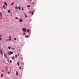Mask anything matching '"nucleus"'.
<instances>
[{
  "mask_svg": "<svg viewBox=\"0 0 79 79\" xmlns=\"http://www.w3.org/2000/svg\"><path fill=\"white\" fill-rule=\"evenodd\" d=\"M13 54V52H11L10 51L7 54L9 56H10V55L12 54Z\"/></svg>",
  "mask_w": 79,
  "mask_h": 79,
  "instance_id": "nucleus-1",
  "label": "nucleus"
},
{
  "mask_svg": "<svg viewBox=\"0 0 79 79\" xmlns=\"http://www.w3.org/2000/svg\"><path fill=\"white\" fill-rule=\"evenodd\" d=\"M22 30L23 31V32H27V30L25 28H23L22 29Z\"/></svg>",
  "mask_w": 79,
  "mask_h": 79,
  "instance_id": "nucleus-2",
  "label": "nucleus"
},
{
  "mask_svg": "<svg viewBox=\"0 0 79 79\" xmlns=\"http://www.w3.org/2000/svg\"><path fill=\"white\" fill-rule=\"evenodd\" d=\"M23 20L21 19V18H20L19 19V22H23Z\"/></svg>",
  "mask_w": 79,
  "mask_h": 79,
  "instance_id": "nucleus-3",
  "label": "nucleus"
},
{
  "mask_svg": "<svg viewBox=\"0 0 79 79\" xmlns=\"http://www.w3.org/2000/svg\"><path fill=\"white\" fill-rule=\"evenodd\" d=\"M0 52L1 53L2 55H3V52L2 49L0 50Z\"/></svg>",
  "mask_w": 79,
  "mask_h": 79,
  "instance_id": "nucleus-4",
  "label": "nucleus"
},
{
  "mask_svg": "<svg viewBox=\"0 0 79 79\" xmlns=\"http://www.w3.org/2000/svg\"><path fill=\"white\" fill-rule=\"evenodd\" d=\"M4 57L6 59L7 58V56L6 54L4 55Z\"/></svg>",
  "mask_w": 79,
  "mask_h": 79,
  "instance_id": "nucleus-5",
  "label": "nucleus"
},
{
  "mask_svg": "<svg viewBox=\"0 0 79 79\" xmlns=\"http://www.w3.org/2000/svg\"><path fill=\"white\" fill-rule=\"evenodd\" d=\"M16 75L17 76L18 75V71H16Z\"/></svg>",
  "mask_w": 79,
  "mask_h": 79,
  "instance_id": "nucleus-6",
  "label": "nucleus"
},
{
  "mask_svg": "<svg viewBox=\"0 0 79 79\" xmlns=\"http://www.w3.org/2000/svg\"><path fill=\"white\" fill-rule=\"evenodd\" d=\"M4 4L6 5V6H7V3L6 2H5V3H4Z\"/></svg>",
  "mask_w": 79,
  "mask_h": 79,
  "instance_id": "nucleus-7",
  "label": "nucleus"
},
{
  "mask_svg": "<svg viewBox=\"0 0 79 79\" xmlns=\"http://www.w3.org/2000/svg\"><path fill=\"white\" fill-rule=\"evenodd\" d=\"M0 15L2 17V14L1 12L0 11Z\"/></svg>",
  "mask_w": 79,
  "mask_h": 79,
  "instance_id": "nucleus-8",
  "label": "nucleus"
},
{
  "mask_svg": "<svg viewBox=\"0 0 79 79\" xmlns=\"http://www.w3.org/2000/svg\"><path fill=\"white\" fill-rule=\"evenodd\" d=\"M17 65H18V66H19V61H18V62H17Z\"/></svg>",
  "mask_w": 79,
  "mask_h": 79,
  "instance_id": "nucleus-9",
  "label": "nucleus"
},
{
  "mask_svg": "<svg viewBox=\"0 0 79 79\" xmlns=\"http://www.w3.org/2000/svg\"><path fill=\"white\" fill-rule=\"evenodd\" d=\"M14 4V2H12L11 4V6H13Z\"/></svg>",
  "mask_w": 79,
  "mask_h": 79,
  "instance_id": "nucleus-10",
  "label": "nucleus"
},
{
  "mask_svg": "<svg viewBox=\"0 0 79 79\" xmlns=\"http://www.w3.org/2000/svg\"><path fill=\"white\" fill-rule=\"evenodd\" d=\"M8 12L9 13H10V10H8Z\"/></svg>",
  "mask_w": 79,
  "mask_h": 79,
  "instance_id": "nucleus-11",
  "label": "nucleus"
},
{
  "mask_svg": "<svg viewBox=\"0 0 79 79\" xmlns=\"http://www.w3.org/2000/svg\"><path fill=\"white\" fill-rule=\"evenodd\" d=\"M29 29H28L27 30V32H28H28H29Z\"/></svg>",
  "mask_w": 79,
  "mask_h": 79,
  "instance_id": "nucleus-12",
  "label": "nucleus"
},
{
  "mask_svg": "<svg viewBox=\"0 0 79 79\" xmlns=\"http://www.w3.org/2000/svg\"><path fill=\"white\" fill-rule=\"evenodd\" d=\"M14 59H15V57H14V56H13V57L12 58V59L13 60Z\"/></svg>",
  "mask_w": 79,
  "mask_h": 79,
  "instance_id": "nucleus-13",
  "label": "nucleus"
},
{
  "mask_svg": "<svg viewBox=\"0 0 79 79\" xmlns=\"http://www.w3.org/2000/svg\"><path fill=\"white\" fill-rule=\"evenodd\" d=\"M3 74H2L1 75V78L3 76Z\"/></svg>",
  "mask_w": 79,
  "mask_h": 79,
  "instance_id": "nucleus-14",
  "label": "nucleus"
},
{
  "mask_svg": "<svg viewBox=\"0 0 79 79\" xmlns=\"http://www.w3.org/2000/svg\"><path fill=\"white\" fill-rule=\"evenodd\" d=\"M3 7H4V9H6V7H5V6L4 5H3Z\"/></svg>",
  "mask_w": 79,
  "mask_h": 79,
  "instance_id": "nucleus-15",
  "label": "nucleus"
},
{
  "mask_svg": "<svg viewBox=\"0 0 79 79\" xmlns=\"http://www.w3.org/2000/svg\"><path fill=\"white\" fill-rule=\"evenodd\" d=\"M15 8L18 9V8L17 6H15Z\"/></svg>",
  "mask_w": 79,
  "mask_h": 79,
  "instance_id": "nucleus-16",
  "label": "nucleus"
},
{
  "mask_svg": "<svg viewBox=\"0 0 79 79\" xmlns=\"http://www.w3.org/2000/svg\"><path fill=\"white\" fill-rule=\"evenodd\" d=\"M9 40H11V37L10 36H9Z\"/></svg>",
  "mask_w": 79,
  "mask_h": 79,
  "instance_id": "nucleus-17",
  "label": "nucleus"
},
{
  "mask_svg": "<svg viewBox=\"0 0 79 79\" xmlns=\"http://www.w3.org/2000/svg\"><path fill=\"white\" fill-rule=\"evenodd\" d=\"M19 10H20V9H21V7H20V6H19Z\"/></svg>",
  "mask_w": 79,
  "mask_h": 79,
  "instance_id": "nucleus-18",
  "label": "nucleus"
},
{
  "mask_svg": "<svg viewBox=\"0 0 79 79\" xmlns=\"http://www.w3.org/2000/svg\"><path fill=\"white\" fill-rule=\"evenodd\" d=\"M19 69L20 70L21 69V68L20 66L19 67Z\"/></svg>",
  "mask_w": 79,
  "mask_h": 79,
  "instance_id": "nucleus-19",
  "label": "nucleus"
},
{
  "mask_svg": "<svg viewBox=\"0 0 79 79\" xmlns=\"http://www.w3.org/2000/svg\"><path fill=\"white\" fill-rule=\"evenodd\" d=\"M25 37H26L27 38V37H28V36L26 35Z\"/></svg>",
  "mask_w": 79,
  "mask_h": 79,
  "instance_id": "nucleus-20",
  "label": "nucleus"
},
{
  "mask_svg": "<svg viewBox=\"0 0 79 79\" xmlns=\"http://www.w3.org/2000/svg\"><path fill=\"white\" fill-rule=\"evenodd\" d=\"M13 50H15V48H11Z\"/></svg>",
  "mask_w": 79,
  "mask_h": 79,
  "instance_id": "nucleus-21",
  "label": "nucleus"
},
{
  "mask_svg": "<svg viewBox=\"0 0 79 79\" xmlns=\"http://www.w3.org/2000/svg\"><path fill=\"white\" fill-rule=\"evenodd\" d=\"M10 48H11V47H10V46H9V47H8V49H10Z\"/></svg>",
  "mask_w": 79,
  "mask_h": 79,
  "instance_id": "nucleus-22",
  "label": "nucleus"
},
{
  "mask_svg": "<svg viewBox=\"0 0 79 79\" xmlns=\"http://www.w3.org/2000/svg\"><path fill=\"white\" fill-rule=\"evenodd\" d=\"M17 55H16L15 56V58H17Z\"/></svg>",
  "mask_w": 79,
  "mask_h": 79,
  "instance_id": "nucleus-23",
  "label": "nucleus"
},
{
  "mask_svg": "<svg viewBox=\"0 0 79 79\" xmlns=\"http://www.w3.org/2000/svg\"><path fill=\"white\" fill-rule=\"evenodd\" d=\"M27 7H30V6H29V5H28V6H27Z\"/></svg>",
  "mask_w": 79,
  "mask_h": 79,
  "instance_id": "nucleus-24",
  "label": "nucleus"
},
{
  "mask_svg": "<svg viewBox=\"0 0 79 79\" xmlns=\"http://www.w3.org/2000/svg\"><path fill=\"white\" fill-rule=\"evenodd\" d=\"M26 34V33H24L23 35H25Z\"/></svg>",
  "mask_w": 79,
  "mask_h": 79,
  "instance_id": "nucleus-25",
  "label": "nucleus"
},
{
  "mask_svg": "<svg viewBox=\"0 0 79 79\" xmlns=\"http://www.w3.org/2000/svg\"><path fill=\"white\" fill-rule=\"evenodd\" d=\"M16 19H19L18 18V17H16V18H15Z\"/></svg>",
  "mask_w": 79,
  "mask_h": 79,
  "instance_id": "nucleus-26",
  "label": "nucleus"
},
{
  "mask_svg": "<svg viewBox=\"0 0 79 79\" xmlns=\"http://www.w3.org/2000/svg\"><path fill=\"white\" fill-rule=\"evenodd\" d=\"M22 10L23 11V7L22 8Z\"/></svg>",
  "mask_w": 79,
  "mask_h": 79,
  "instance_id": "nucleus-27",
  "label": "nucleus"
},
{
  "mask_svg": "<svg viewBox=\"0 0 79 79\" xmlns=\"http://www.w3.org/2000/svg\"><path fill=\"white\" fill-rule=\"evenodd\" d=\"M10 62L11 63H12V60H10Z\"/></svg>",
  "mask_w": 79,
  "mask_h": 79,
  "instance_id": "nucleus-28",
  "label": "nucleus"
},
{
  "mask_svg": "<svg viewBox=\"0 0 79 79\" xmlns=\"http://www.w3.org/2000/svg\"><path fill=\"white\" fill-rule=\"evenodd\" d=\"M14 39H15V40H16V38H14Z\"/></svg>",
  "mask_w": 79,
  "mask_h": 79,
  "instance_id": "nucleus-29",
  "label": "nucleus"
},
{
  "mask_svg": "<svg viewBox=\"0 0 79 79\" xmlns=\"http://www.w3.org/2000/svg\"><path fill=\"white\" fill-rule=\"evenodd\" d=\"M33 14H34V13H32V14H31V15H33Z\"/></svg>",
  "mask_w": 79,
  "mask_h": 79,
  "instance_id": "nucleus-30",
  "label": "nucleus"
},
{
  "mask_svg": "<svg viewBox=\"0 0 79 79\" xmlns=\"http://www.w3.org/2000/svg\"><path fill=\"white\" fill-rule=\"evenodd\" d=\"M2 73H3V72H4V70H3L2 71Z\"/></svg>",
  "mask_w": 79,
  "mask_h": 79,
  "instance_id": "nucleus-31",
  "label": "nucleus"
},
{
  "mask_svg": "<svg viewBox=\"0 0 79 79\" xmlns=\"http://www.w3.org/2000/svg\"><path fill=\"white\" fill-rule=\"evenodd\" d=\"M0 40H2V38L1 37H0Z\"/></svg>",
  "mask_w": 79,
  "mask_h": 79,
  "instance_id": "nucleus-32",
  "label": "nucleus"
},
{
  "mask_svg": "<svg viewBox=\"0 0 79 79\" xmlns=\"http://www.w3.org/2000/svg\"><path fill=\"white\" fill-rule=\"evenodd\" d=\"M18 56H19V53H18Z\"/></svg>",
  "mask_w": 79,
  "mask_h": 79,
  "instance_id": "nucleus-33",
  "label": "nucleus"
},
{
  "mask_svg": "<svg viewBox=\"0 0 79 79\" xmlns=\"http://www.w3.org/2000/svg\"><path fill=\"white\" fill-rule=\"evenodd\" d=\"M0 36L2 37V36L1 35H0Z\"/></svg>",
  "mask_w": 79,
  "mask_h": 79,
  "instance_id": "nucleus-34",
  "label": "nucleus"
},
{
  "mask_svg": "<svg viewBox=\"0 0 79 79\" xmlns=\"http://www.w3.org/2000/svg\"><path fill=\"white\" fill-rule=\"evenodd\" d=\"M25 17H27V16L25 15Z\"/></svg>",
  "mask_w": 79,
  "mask_h": 79,
  "instance_id": "nucleus-35",
  "label": "nucleus"
},
{
  "mask_svg": "<svg viewBox=\"0 0 79 79\" xmlns=\"http://www.w3.org/2000/svg\"><path fill=\"white\" fill-rule=\"evenodd\" d=\"M9 73H10V72H8V73L9 74Z\"/></svg>",
  "mask_w": 79,
  "mask_h": 79,
  "instance_id": "nucleus-36",
  "label": "nucleus"
},
{
  "mask_svg": "<svg viewBox=\"0 0 79 79\" xmlns=\"http://www.w3.org/2000/svg\"><path fill=\"white\" fill-rule=\"evenodd\" d=\"M24 15H26V14L25 13Z\"/></svg>",
  "mask_w": 79,
  "mask_h": 79,
  "instance_id": "nucleus-37",
  "label": "nucleus"
},
{
  "mask_svg": "<svg viewBox=\"0 0 79 79\" xmlns=\"http://www.w3.org/2000/svg\"><path fill=\"white\" fill-rule=\"evenodd\" d=\"M34 3V2H33V3H32V4H33Z\"/></svg>",
  "mask_w": 79,
  "mask_h": 79,
  "instance_id": "nucleus-38",
  "label": "nucleus"
},
{
  "mask_svg": "<svg viewBox=\"0 0 79 79\" xmlns=\"http://www.w3.org/2000/svg\"><path fill=\"white\" fill-rule=\"evenodd\" d=\"M8 70V69H6V70L7 71Z\"/></svg>",
  "mask_w": 79,
  "mask_h": 79,
  "instance_id": "nucleus-39",
  "label": "nucleus"
},
{
  "mask_svg": "<svg viewBox=\"0 0 79 79\" xmlns=\"http://www.w3.org/2000/svg\"><path fill=\"white\" fill-rule=\"evenodd\" d=\"M30 1H32V0H30Z\"/></svg>",
  "mask_w": 79,
  "mask_h": 79,
  "instance_id": "nucleus-40",
  "label": "nucleus"
}]
</instances>
